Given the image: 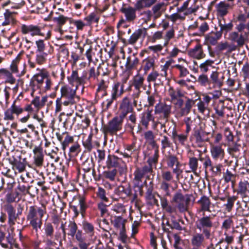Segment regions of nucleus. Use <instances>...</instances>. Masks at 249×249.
Instances as JSON below:
<instances>
[{
    "mask_svg": "<svg viewBox=\"0 0 249 249\" xmlns=\"http://www.w3.org/2000/svg\"><path fill=\"white\" fill-rule=\"evenodd\" d=\"M234 192H236L237 195H240L243 198L248 196L249 194V182L246 180L240 181L237 189Z\"/></svg>",
    "mask_w": 249,
    "mask_h": 249,
    "instance_id": "nucleus-34",
    "label": "nucleus"
},
{
    "mask_svg": "<svg viewBox=\"0 0 249 249\" xmlns=\"http://www.w3.org/2000/svg\"><path fill=\"white\" fill-rule=\"evenodd\" d=\"M214 215L213 214L207 215L205 213H202V216L198 218L195 222L196 228L202 231L207 239L211 235V231L214 225Z\"/></svg>",
    "mask_w": 249,
    "mask_h": 249,
    "instance_id": "nucleus-4",
    "label": "nucleus"
},
{
    "mask_svg": "<svg viewBox=\"0 0 249 249\" xmlns=\"http://www.w3.org/2000/svg\"><path fill=\"white\" fill-rule=\"evenodd\" d=\"M126 222V220L121 216H115L111 220V224L115 230L119 231L118 239L124 244L126 243L128 240L125 228Z\"/></svg>",
    "mask_w": 249,
    "mask_h": 249,
    "instance_id": "nucleus-9",
    "label": "nucleus"
},
{
    "mask_svg": "<svg viewBox=\"0 0 249 249\" xmlns=\"http://www.w3.org/2000/svg\"><path fill=\"white\" fill-rule=\"evenodd\" d=\"M70 19L71 18L67 17L60 15L58 17H54L53 18V21L57 24L59 29L61 30L62 26L64 25L69 19L70 20Z\"/></svg>",
    "mask_w": 249,
    "mask_h": 249,
    "instance_id": "nucleus-61",
    "label": "nucleus"
},
{
    "mask_svg": "<svg viewBox=\"0 0 249 249\" xmlns=\"http://www.w3.org/2000/svg\"><path fill=\"white\" fill-rule=\"evenodd\" d=\"M96 195L97 197L103 202H108L109 201V199L106 196V191L102 187H98Z\"/></svg>",
    "mask_w": 249,
    "mask_h": 249,
    "instance_id": "nucleus-63",
    "label": "nucleus"
},
{
    "mask_svg": "<svg viewBox=\"0 0 249 249\" xmlns=\"http://www.w3.org/2000/svg\"><path fill=\"white\" fill-rule=\"evenodd\" d=\"M78 230V226L75 221L70 220L67 226L66 235L74 237Z\"/></svg>",
    "mask_w": 249,
    "mask_h": 249,
    "instance_id": "nucleus-47",
    "label": "nucleus"
},
{
    "mask_svg": "<svg viewBox=\"0 0 249 249\" xmlns=\"http://www.w3.org/2000/svg\"><path fill=\"white\" fill-rule=\"evenodd\" d=\"M70 208L74 213L73 217L76 218L80 214L83 218L86 215V211L89 208L86 197L84 196H74L69 203Z\"/></svg>",
    "mask_w": 249,
    "mask_h": 249,
    "instance_id": "nucleus-5",
    "label": "nucleus"
},
{
    "mask_svg": "<svg viewBox=\"0 0 249 249\" xmlns=\"http://www.w3.org/2000/svg\"><path fill=\"white\" fill-rule=\"evenodd\" d=\"M188 53L190 56L197 59H202L205 56V54L203 53L202 45L200 44H197L194 48L190 49Z\"/></svg>",
    "mask_w": 249,
    "mask_h": 249,
    "instance_id": "nucleus-37",
    "label": "nucleus"
},
{
    "mask_svg": "<svg viewBox=\"0 0 249 249\" xmlns=\"http://www.w3.org/2000/svg\"><path fill=\"white\" fill-rule=\"evenodd\" d=\"M246 28V24L245 23H239L235 26L237 31H233L230 33L228 39L232 42L236 43L237 46L241 47L245 43L246 38L242 35V32Z\"/></svg>",
    "mask_w": 249,
    "mask_h": 249,
    "instance_id": "nucleus-11",
    "label": "nucleus"
},
{
    "mask_svg": "<svg viewBox=\"0 0 249 249\" xmlns=\"http://www.w3.org/2000/svg\"><path fill=\"white\" fill-rule=\"evenodd\" d=\"M47 213V208L45 204L40 205L36 204L27 207L25 213L26 220L29 225L36 232H37L43 224V218Z\"/></svg>",
    "mask_w": 249,
    "mask_h": 249,
    "instance_id": "nucleus-2",
    "label": "nucleus"
},
{
    "mask_svg": "<svg viewBox=\"0 0 249 249\" xmlns=\"http://www.w3.org/2000/svg\"><path fill=\"white\" fill-rule=\"evenodd\" d=\"M16 103V100H15L10 107L8 108L4 112V119L5 120L13 121L15 119L13 114L18 116L24 111L23 108L17 105Z\"/></svg>",
    "mask_w": 249,
    "mask_h": 249,
    "instance_id": "nucleus-21",
    "label": "nucleus"
},
{
    "mask_svg": "<svg viewBox=\"0 0 249 249\" xmlns=\"http://www.w3.org/2000/svg\"><path fill=\"white\" fill-rule=\"evenodd\" d=\"M172 139L174 142L177 144H180L181 146H185L187 141V135L184 133L178 134L177 131L176 125L173 124L172 131Z\"/></svg>",
    "mask_w": 249,
    "mask_h": 249,
    "instance_id": "nucleus-24",
    "label": "nucleus"
},
{
    "mask_svg": "<svg viewBox=\"0 0 249 249\" xmlns=\"http://www.w3.org/2000/svg\"><path fill=\"white\" fill-rule=\"evenodd\" d=\"M21 32L22 34H30L32 36H41L45 37L46 39H49L51 36L50 31H48L46 36L42 32V28L37 25L34 24H22L20 27Z\"/></svg>",
    "mask_w": 249,
    "mask_h": 249,
    "instance_id": "nucleus-14",
    "label": "nucleus"
},
{
    "mask_svg": "<svg viewBox=\"0 0 249 249\" xmlns=\"http://www.w3.org/2000/svg\"><path fill=\"white\" fill-rule=\"evenodd\" d=\"M124 119L118 115L114 117L107 124H104L102 126L101 128L102 132L105 135H113L117 132L121 131L123 128Z\"/></svg>",
    "mask_w": 249,
    "mask_h": 249,
    "instance_id": "nucleus-7",
    "label": "nucleus"
},
{
    "mask_svg": "<svg viewBox=\"0 0 249 249\" xmlns=\"http://www.w3.org/2000/svg\"><path fill=\"white\" fill-rule=\"evenodd\" d=\"M218 25L220 27V30L217 31V34L218 36H221L223 34L226 36L227 34L232 30L233 24L232 21H231L228 23H222L221 21H219Z\"/></svg>",
    "mask_w": 249,
    "mask_h": 249,
    "instance_id": "nucleus-38",
    "label": "nucleus"
},
{
    "mask_svg": "<svg viewBox=\"0 0 249 249\" xmlns=\"http://www.w3.org/2000/svg\"><path fill=\"white\" fill-rule=\"evenodd\" d=\"M231 7L229 3H227L224 1H220L216 5V10L217 12L221 16H225L228 13V9Z\"/></svg>",
    "mask_w": 249,
    "mask_h": 249,
    "instance_id": "nucleus-51",
    "label": "nucleus"
},
{
    "mask_svg": "<svg viewBox=\"0 0 249 249\" xmlns=\"http://www.w3.org/2000/svg\"><path fill=\"white\" fill-rule=\"evenodd\" d=\"M163 31L156 32L152 36L149 37V41L152 43H154L157 40L163 39L164 40V46H167L169 41L175 36V30L173 28H172L166 32L164 36H163Z\"/></svg>",
    "mask_w": 249,
    "mask_h": 249,
    "instance_id": "nucleus-17",
    "label": "nucleus"
},
{
    "mask_svg": "<svg viewBox=\"0 0 249 249\" xmlns=\"http://www.w3.org/2000/svg\"><path fill=\"white\" fill-rule=\"evenodd\" d=\"M143 136L145 142L147 144V147H152L159 145L155 140V136L152 130L145 131Z\"/></svg>",
    "mask_w": 249,
    "mask_h": 249,
    "instance_id": "nucleus-41",
    "label": "nucleus"
},
{
    "mask_svg": "<svg viewBox=\"0 0 249 249\" xmlns=\"http://www.w3.org/2000/svg\"><path fill=\"white\" fill-rule=\"evenodd\" d=\"M197 203L200 205V209L198 211L199 212H211L210 209L211 203L210 198L208 196L205 195L202 196L200 199L198 200Z\"/></svg>",
    "mask_w": 249,
    "mask_h": 249,
    "instance_id": "nucleus-39",
    "label": "nucleus"
},
{
    "mask_svg": "<svg viewBox=\"0 0 249 249\" xmlns=\"http://www.w3.org/2000/svg\"><path fill=\"white\" fill-rule=\"evenodd\" d=\"M142 177V174L136 175L133 178V192L131 195V201L134 202L137 200L138 195L142 196L143 195V185H141V178Z\"/></svg>",
    "mask_w": 249,
    "mask_h": 249,
    "instance_id": "nucleus-19",
    "label": "nucleus"
},
{
    "mask_svg": "<svg viewBox=\"0 0 249 249\" xmlns=\"http://www.w3.org/2000/svg\"><path fill=\"white\" fill-rule=\"evenodd\" d=\"M114 193L121 198L125 199L126 197H129L131 200L132 189L129 185L126 187L123 185L119 186L115 189Z\"/></svg>",
    "mask_w": 249,
    "mask_h": 249,
    "instance_id": "nucleus-27",
    "label": "nucleus"
},
{
    "mask_svg": "<svg viewBox=\"0 0 249 249\" xmlns=\"http://www.w3.org/2000/svg\"><path fill=\"white\" fill-rule=\"evenodd\" d=\"M33 152L34 154L33 164L36 167H41L44 163V155L41 144L37 146L36 145Z\"/></svg>",
    "mask_w": 249,
    "mask_h": 249,
    "instance_id": "nucleus-22",
    "label": "nucleus"
},
{
    "mask_svg": "<svg viewBox=\"0 0 249 249\" xmlns=\"http://www.w3.org/2000/svg\"><path fill=\"white\" fill-rule=\"evenodd\" d=\"M197 155L195 154L193 151L189 149L188 152V157L189 158V162L188 165L189 166L190 169L193 172H196L198 167V162L199 160V156H198V158L196 157H193V156H197Z\"/></svg>",
    "mask_w": 249,
    "mask_h": 249,
    "instance_id": "nucleus-31",
    "label": "nucleus"
},
{
    "mask_svg": "<svg viewBox=\"0 0 249 249\" xmlns=\"http://www.w3.org/2000/svg\"><path fill=\"white\" fill-rule=\"evenodd\" d=\"M211 153L212 157L214 160H221L225 156V151L222 148L221 145H212L211 146Z\"/></svg>",
    "mask_w": 249,
    "mask_h": 249,
    "instance_id": "nucleus-32",
    "label": "nucleus"
},
{
    "mask_svg": "<svg viewBox=\"0 0 249 249\" xmlns=\"http://www.w3.org/2000/svg\"><path fill=\"white\" fill-rule=\"evenodd\" d=\"M164 4V3L163 2H160L153 6L152 10L154 15L155 19H157L161 16L162 13L160 11V9Z\"/></svg>",
    "mask_w": 249,
    "mask_h": 249,
    "instance_id": "nucleus-64",
    "label": "nucleus"
},
{
    "mask_svg": "<svg viewBox=\"0 0 249 249\" xmlns=\"http://www.w3.org/2000/svg\"><path fill=\"white\" fill-rule=\"evenodd\" d=\"M20 196V193L16 190L5 194V200L8 203H13L16 201V198Z\"/></svg>",
    "mask_w": 249,
    "mask_h": 249,
    "instance_id": "nucleus-60",
    "label": "nucleus"
},
{
    "mask_svg": "<svg viewBox=\"0 0 249 249\" xmlns=\"http://www.w3.org/2000/svg\"><path fill=\"white\" fill-rule=\"evenodd\" d=\"M82 169L84 171V174L83 175V178L84 180H87V174L89 173L92 169L94 167V163L93 161L92 158L91 160L87 159L82 164Z\"/></svg>",
    "mask_w": 249,
    "mask_h": 249,
    "instance_id": "nucleus-45",
    "label": "nucleus"
},
{
    "mask_svg": "<svg viewBox=\"0 0 249 249\" xmlns=\"http://www.w3.org/2000/svg\"><path fill=\"white\" fill-rule=\"evenodd\" d=\"M48 53L36 52V62H34L31 61L30 59L28 60V64L31 68H35L36 64L42 65L47 61V57Z\"/></svg>",
    "mask_w": 249,
    "mask_h": 249,
    "instance_id": "nucleus-30",
    "label": "nucleus"
},
{
    "mask_svg": "<svg viewBox=\"0 0 249 249\" xmlns=\"http://www.w3.org/2000/svg\"><path fill=\"white\" fill-rule=\"evenodd\" d=\"M9 163L12 165L13 169L18 170L19 173L25 171L27 164V160L26 158H22L20 156H13L9 158Z\"/></svg>",
    "mask_w": 249,
    "mask_h": 249,
    "instance_id": "nucleus-20",
    "label": "nucleus"
},
{
    "mask_svg": "<svg viewBox=\"0 0 249 249\" xmlns=\"http://www.w3.org/2000/svg\"><path fill=\"white\" fill-rule=\"evenodd\" d=\"M134 104H136L135 100L128 96L124 97L120 101L118 110V115L125 119L127 115L133 112Z\"/></svg>",
    "mask_w": 249,
    "mask_h": 249,
    "instance_id": "nucleus-12",
    "label": "nucleus"
},
{
    "mask_svg": "<svg viewBox=\"0 0 249 249\" xmlns=\"http://www.w3.org/2000/svg\"><path fill=\"white\" fill-rule=\"evenodd\" d=\"M205 234L202 232L194 234L191 240L192 245L197 248L201 247L205 240Z\"/></svg>",
    "mask_w": 249,
    "mask_h": 249,
    "instance_id": "nucleus-42",
    "label": "nucleus"
},
{
    "mask_svg": "<svg viewBox=\"0 0 249 249\" xmlns=\"http://www.w3.org/2000/svg\"><path fill=\"white\" fill-rule=\"evenodd\" d=\"M120 11L124 14L126 21L128 22H132L136 18V9L132 7H122L120 9Z\"/></svg>",
    "mask_w": 249,
    "mask_h": 249,
    "instance_id": "nucleus-33",
    "label": "nucleus"
},
{
    "mask_svg": "<svg viewBox=\"0 0 249 249\" xmlns=\"http://www.w3.org/2000/svg\"><path fill=\"white\" fill-rule=\"evenodd\" d=\"M198 154L197 156H199V160L202 162L203 167L205 169L208 167H211L212 166V161L208 156L203 154V153L200 150L196 151Z\"/></svg>",
    "mask_w": 249,
    "mask_h": 249,
    "instance_id": "nucleus-50",
    "label": "nucleus"
},
{
    "mask_svg": "<svg viewBox=\"0 0 249 249\" xmlns=\"http://www.w3.org/2000/svg\"><path fill=\"white\" fill-rule=\"evenodd\" d=\"M98 83L97 84L96 92H100L101 91H105L107 90L109 84V80L108 78L103 77L101 79H98Z\"/></svg>",
    "mask_w": 249,
    "mask_h": 249,
    "instance_id": "nucleus-53",
    "label": "nucleus"
},
{
    "mask_svg": "<svg viewBox=\"0 0 249 249\" xmlns=\"http://www.w3.org/2000/svg\"><path fill=\"white\" fill-rule=\"evenodd\" d=\"M144 81V78L142 76L137 75L134 77L132 86L134 87L135 89L139 91L143 85Z\"/></svg>",
    "mask_w": 249,
    "mask_h": 249,
    "instance_id": "nucleus-59",
    "label": "nucleus"
},
{
    "mask_svg": "<svg viewBox=\"0 0 249 249\" xmlns=\"http://www.w3.org/2000/svg\"><path fill=\"white\" fill-rule=\"evenodd\" d=\"M139 59L133 56V58L131 56L127 58L125 64V68L127 70L130 71L136 68L139 63Z\"/></svg>",
    "mask_w": 249,
    "mask_h": 249,
    "instance_id": "nucleus-54",
    "label": "nucleus"
},
{
    "mask_svg": "<svg viewBox=\"0 0 249 249\" xmlns=\"http://www.w3.org/2000/svg\"><path fill=\"white\" fill-rule=\"evenodd\" d=\"M184 196H185V199L183 203L179 204L178 206V210L180 213H184L188 211V205L191 201V197L193 196L191 194H186Z\"/></svg>",
    "mask_w": 249,
    "mask_h": 249,
    "instance_id": "nucleus-52",
    "label": "nucleus"
},
{
    "mask_svg": "<svg viewBox=\"0 0 249 249\" xmlns=\"http://www.w3.org/2000/svg\"><path fill=\"white\" fill-rule=\"evenodd\" d=\"M166 162L168 167L173 169V173L176 175V178L178 180L179 176L182 174V171L180 168L181 164L177 156L174 154H169L166 156Z\"/></svg>",
    "mask_w": 249,
    "mask_h": 249,
    "instance_id": "nucleus-16",
    "label": "nucleus"
},
{
    "mask_svg": "<svg viewBox=\"0 0 249 249\" xmlns=\"http://www.w3.org/2000/svg\"><path fill=\"white\" fill-rule=\"evenodd\" d=\"M100 15L101 14L97 10H95L85 17L84 20L86 22L88 26L98 24L100 18Z\"/></svg>",
    "mask_w": 249,
    "mask_h": 249,
    "instance_id": "nucleus-35",
    "label": "nucleus"
},
{
    "mask_svg": "<svg viewBox=\"0 0 249 249\" xmlns=\"http://www.w3.org/2000/svg\"><path fill=\"white\" fill-rule=\"evenodd\" d=\"M185 199V196L181 193V190H178L174 194L170 202L171 203L177 204V208L178 209V206L179 204L183 203Z\"/></svg>",
    "mask_w": 249,
    "mask_h": 249,
    "instance_id": "nucleus-49",
    "label": "nucleus"
},
{
    "mask_svg": "<svg viewBox=\"0 0 249 249\" xmlns=\"http://www.w3.org/2000/svg\"><path fill=\"white\" fill-rule=\"evenodd\" d=\"M82 228L85 233L92 236L94 234V226L92 223L89 222L86 220L82 221Z\"/></svg>",
    "mask_w": 249,
    "mask_h": 249,
    "instance_id": "nucleus-46",
    "label": "nucleus"
},
{
    "mask_svg": "<svg viewBox=\"0 0 249 249\" xmlns=\"http://www.w3.org/2000/svg\"><path fill=\"white\" fill-rule=\"evenodd\" d=\"M44 237L53 238V236L54 230L52 224L50 222H47L44 226Z\"/></svg>",
    "mask_w": 249,
    "mask_h": 249,
    "instance_id": "nucleus-57",
    "label": "nucleus"
},
{
    "mask_svg": "<svg viewBox=\"0 0 249 249\" xmlns=\"http://www.w3.org/2000/svg\"><path fill=\"white\" fill-rule=\"evenodd\" d=\"M154 111L155 114H162L163 118L167 119L171 114V107L166 104H157L155 107Z\"/></svg>",
    "mask_w": 249,
    "mask_h": 249,
    "instance_id": "nucleus-28",
    "label": "nucleus"
},
{
    "mask_svg": "<svg viewBox=\"0 0 249 249\" xmlns=\"http://www.w3.org/2000/svg\"><path fill=\"white\" fill-rule=\"evenodd\" d=\"M223 178L226 183H228L231 181V182L232 187H234L235 183V174H232L231 171L227 169L226 173H224Z\"/></svg>",
    "mask_w": 249,
    "mask_h": 249,
    "instance_id": "nucleus-58",
    "label": "nucleus"
},
{
    "mask_svg": "<svg viewBox=\"0 0 249 249\" xmlns=\"http://www.w3.org/2000/svg\"><path fill=\"white\" fill-rule=\"evenodd\" d=\"M81 151L80 145L77 142L74 143L72 144L69 149V155L70 158L75 157Z\"/></svg>",
    "mask_w": 249,
    "mask_h": 249,
    "instance_id": "nucleus-62",
    "label": "nucleus"
},
{
    "mask_svg": "<svg viewBox=\"0 0 249 249\" xmlns=\"http://www.w3.org/2000/svg\"><path fill=\"white\" fill-rule=\"evenodd\" d=\"M174 173L170 171H162L161 173L162 181L160 183V189L161 191L165 193V196H170L171 193L169 188L171 185V183H173Z\"/></svg>",
    "mask_w": 249,
    "mask_h": 249,
    "instance_id": "nucleus-15",
    "label": "nucleus"
},
{
    "mask_svg": "<svg viewBox=\"0 0 249 249\" xmlns=\"http://www.w3.org/2000/svg\"><path fill=\"white\" fill-rule=\"evenodd\" d=\"M145 168V165L142 166L140 167H137L134 172V177L136 176V175H139L140 174H142V177L141 178V182H142V179L145 177V180H149L152 179L150 178V176L152 175V178L154 177V171H153V168L152 167V170L151 171L148 172V171H143V169Z\"/></svg>",
    "mask_w": 249,
    "mask_h": 249,
    "instance_id": "nucleus-43",
    "label": "nucleus"
},
{
    "mask_svg": "<svg viewBox=\"0 0 249 249\" xmlns=\"http://www.w3.org/2000/svg\"><path fill=\"white\" fill-rule=\"evenodd\" d=\"M153 110L148 108L145 111L140 115V124L138 125V132L142 130L143 126L145 129L148 128L150 122H155V117L152 114Z\"/></svg>",
    "mask_w": 249,
    "mask_h": 249,
    "instance_id": "nucleus-18",
    "label": "nucleus"
},
{
    "mask_svg": "<svg viewBox=\"0 0 249 249\" xmlns=\"http://www.w3.org/2000/svg\"><path fill=\"white\" fill-rule=\"evenodd\" d=\"M155 60L153 57H148L143 60L141 68L144 71V74H146L152 69L154 70Z\"/></svg>",
    "mask_w": 249,
    "mask_h": 249,
    "instance_id": "nucleus-40",
    "label": "nucleus"
},
{
    "mask_svg": "<svg viewBox=\"0 0 249 249\" xmlns=\"http://www.w3.org/2000/svg\"><path fill=\"white\" fill-rule=\"evenodd\" d=\"M139 151L135 143L126 145L124 152H121V154L123 155L124 158L136 157Z\"/></svg>",
    "mask_w": 249,
    "mask_h": 249,
    "instance_id": "nucleus-36",
    "label": "nucleus"
},
{
    "mask_svg": "<svg viewBox=\"0 0 249 249\" xmlns=\"http://www.w3.org/2000/svg\"><path fill=\"white\" fill-rule=\"evenodd\" d=\"M4 208L5 212L7 213L8 224L10 227H13L16 224L18 217V213H16V209L12 204H6Z\"/></svg>",
    "mask_w": 249,
    "mask_h": 249,
    "instance_id": "nucleus-23",
    "label": "nucleus"
},
{
    "mask_svg": "<svg viewBox=\"0 0 249 249\" xmlns=\"http://www.w3.org/2000/svg\"><path fill=\"white\" fill-rule=\"evenodd\" d=\"M117 174V169L113 168L112 170L108 169L107 170L104 171L102 173V176L104 178L108 179L111 181H113L115 179Z\"/></svg>",
    "mask_w": 249,
    "mask_h": 249,
    "instance_id": "nucleus-56",
    "label": "nucleus"
},
{
    "mask_svg": "<svg viewBox=\"0 0 249 249\" xmlns=\"http://www.w3.org/2000/svg\"><path fill=\"white\" fill-rule=\"evenodd\" d=\"M219 72L217 71H212L209 79L210 87L212 85L213 88H221L223 85V82L218 78Z\"/></svg>",
    "mask_w": 249,
    "mask_h": 249,
    "instance_id": "nucleus-44",
    "label": "nucleus"
},
{
    "mask_svg": "<svg viewBox=\"0 0 249 249\" xmlns=\"http://www.w3.org/2000/svg\"><path fill=\"white\" fill-rule=\"evenodd\" d=\"M147 35V28H142L136 30L130 36L127 40V43L134 45L141 38L143 39Z\"/></svg>",
    "mask_w": 249,
    "mask_h": 249,
    "instance_id": "nucleus-25",
    "label": "nucleus"
},
{
    "mask_svg": "<svg viewBox=\"0 0 249 249\" xmlns=\"http://www.w3.org/2000/svg\"><path fill=\"white\" fill-rule=\"evenodd\" d=\"M75 238L77 242V245L80 249H88L90 245L89 243L86 241L84 233L81 230H77L76 233L74 235Z\"/></svg>",
    "mask_w": 249,
    "mask_h": 249,
    "instance_id": "nucleus-29",
    "label": "nucleus"
},
{
    "mask_svg": "<svg viewBox=\"0 0 249 249\" xmlns=\"http://www.w3.org/2000/svg\"><path fill=\"white\" fill-rule=\"evenodd\" d=\"M77 89H73L68 85L62 86L60 89L61 97L63 104L65 106L73 105L75 103V98L76 97Z\"/></svg>",
    "mask_w": 249,
    "mask_h": 249,
    "instance_id": "nucleus-13",
    "label": "nucleus"
},
{
    "mask_svg": "<svg viewBox=\"0 0 249 249\" xmlns=\"http://www.w3.org/2000/svg\"><path fill=\"white\" fill-rule=\"evenodd\" d=\"M79 71L78 69L72 70L71 74L67 76L69 84L72 86H75L76 89L81 86L84 89L85 85L87 84L86 70L83 71L81 73H79Z\"/></svg>",
    "mask_w": 249,
    "mask_h": 249,
    "instance_id": "nucleus-8",
    "label": "nucleus"
},
{
    "mask_svg": "<svg viewBox=\"0 0 249 249\" xmlns=\"http://www.w3.org/2000/svg\"><path fill=\"white\" fill-rule=\"evenodd\" d=\"M52 85V80L48 72L45 70H41L30 80L29 86L32 89L31 95H33L34 92L37 89L43 92L50 90Z\"/></svg>",
    "mask_w": 249,
    "mask_h": 249,
    "instance_id": "nucleus-3",
    "label": "nucleus"
},
{
    "mask_svg": "<svg viewBox=\"0 0 249 249\" xmlns=\"http://www.w3.org/2000/svg\"><path fill=\"white\" fill-rule=\"evenodd\" d=\"M237 199V196H230L229 195L227 196V202L224 205L225 210L228 212H231L234 207V203Z\"/></svg>",
    "mask_w": 249,
    "mask_h": 249,
    "instance_id": "nucleus-55",
    "label": "nucleus"
},
{
    "mask_svg": "<svg viewBox=\"0 0 249 249\" xmlns=\"http://www.w3.org/2000/svg\"><path fill=\"white\" fill-rule=\"evenodd\" d=\"M168 94L176 108L180 109L179 113L181 116H186L190 112L195 101L185 96L184 92L179 88L174 89L170 87Z\"/></svg>",
    "mask_w": 249,
    "mask_h": 249,
    "instance_id": "nucleus-1",
    "label": "nucleus"
},
{
    "mask_svg": "<svg viewBox=\"0 0 249 249\" xmlns=\"http://www.w3.org/2000/svg\"><path fill=\"white\" fill-rule=\"evenodd\" d=\"M144 155L148 158L146 161L148 165H144L145 168L143 169V171L149 172L152 170V167L156 168L158 163L160 157L159 145L147 147V150L144 152Z\"/></svg>",
    "mask_w": 249,
    "mask_h": 249,
    "instance_id": "nucleus-6",
    "label": "nucleus"
},
{
    "mask_svg": "<svg viewBox=\"0 0 249 249\" xmlns=\"http://www.w3.org/2000/svg\"><path fill=\"white\" fill-rule=\"evenodd\" d=\"M123 163L124 161L121 158H119L114 155L108 154L106 161V167L108 169H116L117 167H120Z\"/></svg>",
    "mask_w": 249,
    "mask_h": 249,
    "instance_id": "nucleus-26",
    "label": "nucleus"
},
{
    "mask_svg": "<svg viewBox=\"0 0 249 249\" xmlns=\"http://www.w3.org/2000/svg\"><path fill=\"white\" fill-rule=\"evenodd\" d=\"M124 83L120 82H114L112 86L110 97L105 101L106 109H108L112 106L114 101L121 97L125 92Z\"/></svg>",
    "mask_w": 249,
    "mask_h": 249,
    "instance_id": "nucleus-10",
    "label": "nucleus"
},
{
    "mask_svg": "<svg viewBox=\"0 0 249 249\" xmlns=\"http://www.w3.org/2000/svg\"><path fill=\"white\" fill-rule=\"evenodd\" d=\"M12 72L6 69L2 68L0 69V74H1L5 78V83L14 84L16 82V78L12 75Z\"/></svg>",
    "mask_w": 249,
    "mask_h": 249,
    "instance_id": "nucleus-48",
    "label": "nucleus"
}]
</instances>
